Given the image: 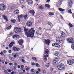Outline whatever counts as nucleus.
<instances>
[{"label": "nucleus", "instance_id": "6", "mask_svg": "<svg viewBox=\"0 0 74 74\" xmlns=\"http://www.w3.org/2000/svg\"><path fill=\"white\" fill-rule=\"evenodd\" d=\"M64 68V65L62 64L58 65V68L59 70H62Z\"/></svg>", "mask_w": 74, "mask_h": 74}, {"label": "nucleus", "instance_id": "1", "mask_svg": "<svg viewBox=\"0 0 74 74\" xmlns=\"http://www.w3.org/2000/svg\"><path fill=\"white\" fill-rule=\"evenodd\" d=\"M34 28H32L28 30L26 29V27H25L24 29V32H25V35L27 37L32 38L34 37L35 30L34 29Z\"/></svg>", "mask_w": 74, "mask_h": 74}, {"label": "nucleus", "instance_id": "64", "mask_svg": "<svg viewBox=\"0 0 74 74\" xmlns=\"http://www.w3.org/2000/svg\"><path fill=\"white\" fill-rule=\"evenodd\" d=\"M5 49H8V47H5Z\"/></svg>", "mask_w": 74, "mask_h": 74}, {"label": "nucleus", "instance_id": "36", "mask_svg": "<svg viewBox=\"0 0 74 74\" xmlns=\"http://www.w3.org/2000/svg\"><path fill=\"white\" fill-rule=\"evenodd\" d=\"M56 63H58V62L57 61H56V60H55L53 61V64H56Z\"/></svg>", "mask_w": 74, "mask_h": 74}, {"label": "nucleus", "instance_id": "47", "mask_svg": "<svg viewBox=\"0 0 74 74\" xmlns=\"http://www.w3.org/2000/svg\"><path fill=\"white\" fill-rule=\"evenodd\" d=\"M18 18V21L19 22H21V18Z\"/></svg>", "mask_w": 74, "mask_h": 74}, {"label": "nucleus", "instance_id": "55", "mask_svg": "<svg viewBox=\"0 0 74 74\" xmlns=\"http://www.w3.org/2000/svg\"><path fill=\"white\" fill-rule=\"evenodd\" d=\"M11 70L10 69H9L8 70V72H9V73H10V72H11Z\"/></svg>", "mask_w": 74, "mask_h": 74}, {"label": "nucleus", "instance_id": "38", "mask_svg": "<svg viewBox=\"0 0 74 74\" xmlns=\"http://www.w3.org/2000/svg\"><path fill=\"white\" fill-rule=\"evenodd\" d=\"M20 51V49L18 48H16V51Z\"/></svg>", "mask_w": 74, "mask_h": 74}, {"label": "nucleus", "instance_id": "51", "mask_svg": "<svg viewBox=\"0 0 74 74\" xmlns=\"http://www.w3.org/2000/svg\"><path fill=\"white\" fill-rule=\"evenodd\" d=\"M9 53H11V50H9Z\"/></svg>", "mask_w": 74, "mask_h": 74}, {"label": "nucleus", "instance_id": "43", "mask_svg": "<svg viewBox=\"0 0 74 74\" xmlns=\"http://www.w3.org/2000/svg\"><path fill=\"white\" fill-rule=\"evenodd\" d=\"M42 73L43 74H45V73H46V72L45 70H43L42 71Z\"/></svg>", "mask_w": 74, "mask_h": 74}, {"label": "nucleus", "instance_id": "23", "mask_svg": "<svg viewBox=\"0 0 74 74\" xmlns=\"http://www.w3.org/2000/svg\"><path fill=\"white\" fill-rule=\"evenodd\" d=\"M58 55H59V52H55L54 54V55L55 56H58Z\"/></svg>", "mask_w": 74, "mask_h": 74}, {"label": "nucleus", "instance_id": "25", "mask_svg": "<svg viewBox=\"0 0 74 74\" xmlns=\"http://www.w3.org/2000/svg\"><path fill=\"white\" fill-rule=\"evenodd\" d=\"M28 14H26L25 15H24L23 16V18L24 19H27V17Z\"/></svg>", "mask_w": 74, "mask_h": 74}, {"label": "nucleus", "instance_id": "19", "mask_svg": "<svg viewBox=\"0 0 74 74\" xmlns=\"http://www.w3.org/2000/svg\"><path fill=\"white\" fill-rule=\"evenodd\" d=\"M58 44V43H53L52 44V47H57L56 45L57 46Z\"/></svg>", "mask_w": 74, "mask_h": 74}, {"label": "nucleus", "instance_id": "49", "mask_svg": "<svg viewBox=\"0 0 74 74\" xmlns=\"http://www.w3.org/2000/svg\"><path fill=\"white\" fill-rule=\"evenodd\" d=\"M44 56L45 58H46H46H48V55L47 54L46 56Z\"/></svg>", "mask_w": 74, "mask_h": 74}, {"label": "nucleus", "instance_id": "56", "mask_svg": "<svg viewBox=\"0 0 74 74\" xmlns=\"http://www.w3.org/2000/svg\"><path fill=\"white\" fill-rule=\"evenodd\" d=\"M44 60H45V61H47V58H44Z\"/></svg>", "mask_w": 74, "mask_h": 74}, {"label": "nucleus", "instance_id": "54", "mask_svg": "<svg viewBox=\"0 0 74 74\" xmlns=\"http://www.w3.org/2000/svg\"><path fill=\"white\" fill-rule=\"evenodd\" d=\"M3 52H4V53H6L7 52V51H6L5 50H4Z\"/></svg>", "mask_w": 74, "mask_h": 74}, {"label": "nucleus", "instance_id": "33", "mask_svg": "<svg viewBox=\"0 0 74 74\" xmlns=\"http://www.w3.org/2000/svg\"><path fill=\"white\" fill-rule=\"evenodd\" d=\"M68 12L69 14H72V12H71V9H70L68 10Z\"/></svg>", "mask_w": 74, "mask_h": 74}, {"label": "nucleus", "instance_id": "13", "mask_svg": "<svg viewBox=\"0 0 74 74\" xmlns=\"http://www.w3.org/2000/svg\"><path fill=\"white\" fill-rule=\"evenodd\" d=\"M14 44H15V42H12L9 45V48H11Z\"/></svg>", "mask_w": 74, "mask_h": 74}, {"label": "nucleus", "instance_id": "17", "mask_svg": "<svg viewBox=\"0 0 74 74\" xmlns=\"http://www.w3.org/2000/svg\"><path fill=\"white\" fill-rule=\"evenodd\" d=\"M3 19L6 20V22H8V18H7V16L3 15Z\"/></svg>", "mask_w": 74, "mask_h": 74}, {"label": "nucleus", "instance_id": "41", "mask_svg": "<svg viewBox=\"0 0 74 74\" xmlns=\"http://www.w3.org/2000/svg\"><path fill=\"white\" fill-rule=\"evenodd\" d=\"M56 61L58 62V61H59V60L58 59V58H56V59H55Z\"/></svg>", "mask_w": 74, "mask_h": 74}, {"label": "nucleus", "instance_id": "22", "mask_svg": "<svg viewBox=\"0 0 74 74\" xmlns=\"http://www.w3.org/2000/svg\"><path fill=\"white\" fill-rule=\"evenodd\" d=\"M45 54H48V53H49V50H48V49H46L45 51Z\"/></svg>", "mask_w": 74, "mask_h": 74}, {"label": "nucleus", "instance_id": "28", "mask_svg": "<svg viewBox=\"0 0 74 74\" xmlns=\"http://www.w3.org/2000/svg\"><path fill=\"white\" fill-rule=\"evenodd\" d=\"M11 27H12V25H10L7 27V29H8V30H10Z\"/></svg>", "mask_w": 74, "mask_h": 74}, {"label": "nucleus", "instance_id": "42", "mask_svg": "<svg viewBox=\"0 0 74 74\" xmlns=\"http://www.w3.org/2000/svg\"><path fill=\"white\" fill-rule=\"evenodd\" d=\"M31 71L32 73H33L34 72V69H32L31 70Z\"/></svg>", "mask_w": 74, "mask_h": 74}, {"label": "nucleus", "instance_id": "29", "mask_svg": "<svg viewBox=\"0 0 74 74\" xmlns=\"http://www.w3.org/2000/svg\"><path fill=\"white\" fill-rule=\"evenodd\" d=\"M68 25H69V26L70 27H73V25L72 24H71V23H69Z\"/></svg>", "mask_w": 74, "mask_h": 74}, {"label": "nucleus", "instance_id": "53", "mask_svg": "<svg viewBox=\"0 0 74 74\" xmlns=\"http://www.w3.org/2000/svg\"><path fill=\"white\" fill-rule=\"evenodd\" d=\"M22 62H23V63H24L25 61V60L23 59L22 60Z\"/></svg>", "mask_w": 74, "mask_h": 74}, {"label": "nucleus", "instance_id": "12", "mask_svg": "<svg viewBox=\"0 0 74 74\" xmlns=\"http://www.w3.org/2000/svg\"><path fill=\"white\" fill-rule=\"evenodd\" d=\"M26 2L28 3V4L29 5H32L33 3L32 0H27Z\"/></svg>", "mask_w": 74, "mask_h": 74}, {"label": "nucleus", "instance_id": "3", "mask_svg": "<svg viewBox=\"0 0 74 74\" xmlns=\"http://www.w3.org/2000/svg\"><path fill=\"white\" fill-rule=\"evenodd\" d=\"M22 29L21 28L15 27L14 29V32L16 34H18L19 33L21 32Z\"/></svg>", "mask_w": 74, "mask_h": 74}, {"label": "nucleus", "instance_id": "8", "mask_svg": "<svg viewBox=\"0 0 74 74\" xmlns=\"http://www.w3.org/2000/svg\"><path fill=\"white\" fill-rule=\"evenodd\" d=\"M73 4V2L71 1H69L68 2V9L71 8L72 7V4Z\"/></svg>", "mask_w": 74, "mask_h": 74}, {"label": "nucleus", "instance_id": "58", "mask_svg": "<svg viewBox=\"0 0 74 74\" xmlns=\"http://www.w3.org/2000/svg\"><path fill=\"white\" fill-rule=\"evenodd\" d=\"M29 70V68L28 67L27 68L26 70H27V71H28V70Z\"/></svg>", "mask_w": 74, "mask_h": 74}, {"label": "nucleus", "instance_id": "24", "mask_svg": "<svg viewBox=\"0 0 74 74\" xmlns=\"http://www.w3.org/2000/svg\"><path fill=\"white\" fill-rule=\"evenodd\" d=\"M49 14L50 15V16H52V15H54L55 14L53 12H49Z\"/></svg>", "mask_w": 74, "mask_h": 74}, {"label": "nucleus", "instance_id": "34", "mask_svg": "<svg viewBox=\"0 0 74 74\" xmlns=\"http://www.w3.org/2000/svg\"><path fill=\"white\" fill-rule=\"evenodd\" d=\"M12 49L13 51H16V47H12Z\"/></svg>", "mask_w": 74, "mask_h": 74}, {"label": "nucleus", "instance_id": "31", "mask_svg": "<svg viewBox=\"0 0 74 74\" xmlns=\"http://www.w3.org/2000/svg\"><path fill=\"white\" fill-rule=\"evenodd\" d=\"M9 59H10V60H12V61H14V58L11 57H10L9 58Z\"/></svg>", "mask_w": 74, "mask_h": 74}, {"label": "nucleus", "instance_id": "14", "mask_svg": "<svg viewBox=\"0 0 74 74\" xmlns=\"http://www.w3.org/2000/svg\"><path fill=\"white\" fill-rule=\"evenodd\" d=\"M26 25L28 27H30L32 25V23L31 21H28Z\"/></svg>", "mask_w": 74, "mask_h": 74}, {"label": "nucleus", "instance_id": "26", "mask_svg": "<svg viewBox=\"0 0 74 74\" xmlns=\"http://www.w3.org/2000/svg\"><path fill=\"white\" fill-rule=\"evenodd\" d=\"M58 4L59 5H61V4H62V0H59L58 2Z\"/></svg>", "mask_w": 74, "mask_h": 74}, {"label": "nucleus", "instance_id": "44", "mask_svg": "<svg viewBox=\"0 0 74 74\" xmlns=\"http://www.w3.org/2000/svg\"><path fill=\"white\" fill-rule=\"evenodd\" d=\"M4 73H5V74H10V73H7V71H4Z\"/></svg>", "mask_w": 74, "mask_h": 74}, {"label": "nucleus", "instance_id": "45", "mask_svg": "<svg viewBox=\"0 0 74 74\" xmlns=\"http://www.w3.org/2000/svg\"><path fill=\"white\" fill-rule=\"evenodd\" d=\"M24 1V0H21L20 1V3H23Z\"/></svg>", "mask_w": 74, "mask_h": 74}, {"label": "nucleus", "instance_id": "2", "mask_svg": "<svg viewBox=\"0 0 74 74\" xmlns=\"http://www.w3.org/2000/svg\"><path fill=\"white\" fill-rule=\"evenodd\" d=\"M66 33L64 32H62L61 33V35L60 37H57L56 38V42L58 44H60L62 42L63 39L65 38Z\"/></svg>", "mask_w": 74, "mask_h": 74}, {"label": "nucleus", "instance_id": "60", "mask_svg": "<svg viewBox=\"0 0 74 74\" xmlns=\"http://www.w3.org/2000/svg\"><path fill=\"white\" fill-rule=\"evenodd\" d=\"M38 71L39 72L41 71V69H38Z\"/></svg>", "mask_w": 74, "mask_h": 74}, {"label": "nucleus", "instance_id": "18", "mask_svg": "<svg viewBox=\"0 0 74 74\" xmlns=\"http://www.w3.org/2000/svg\"><path fill=\"white\" fill-rule=\"evenodd\" d=\"M19 13V11L18 10H16L14 11V14H18Z\"/></svg>", "mask_w": 74, "mask_h": 74}, {"label": "nucleus", "instance_id": "20", "mask_svg": "<svg viewBox=\"0 0 74 74\" xmlns=\"http://www.w3.org/2000/svg\"><path fill=\"white\" fill-rule=\"evenodd\" d=\"M11 23H15V22H16V20L15 19H13V20H10Z\"/></svg>", "mask_w": 74, "mask_h": 74}, {"label": "nucleus", "instance_id": "62", "mask_svg": "<svg viewBox=\"0 0 74 74\" xmlns=\"http://www.w3.org/2000/svg\"><path fill=\"white\" fill-rule=\"evenodd\" d=\"M9 64L10 66H11V65H12V63H9Z\"/></svg>", "mask_w": 74, "mask_h": 74}, {"label": "nucleus", "instance_id": "4", "mask_svg": "<svg viewBox=\"0 0 74 74\" xmlns=\"http://www.w3.org/2000/svg\"><path fill=\"white\" fill-rule=\"evenodd\" d=\"M67 64L69 65H72L74 63V60L73 59H68L67 61Z\"/></svg>", "mask_w": 74, "mask_h": 74}, {"label": "nucleus", "instance_id": "37", "mask_svg": "<svg viewBox=\"0 0 74 74\" xmlns=\"http://www.w3.org/2000/svg\"><path fill=\"white\" fill-rule=\"evenodd\" d=\"M47 25H49L50 26H51L52 23H51V22H48L47 23Z\"/></svg>", "mask_w": 74, "mask_h": 74}, {"label": "nucleus", "instance_id": "11", "mask_svg": "<svg viewBox=\"0 0 74 74\" xmlns=\"http://www.w3.org/2000/svg\"><path fill=\"white\" fill-rule=\"evenodd\" d=\"M18 43L20 45L22 46V44L23 43V40L22 39L18 41Z\"/></svg>", "mask_w": 74, "mask_h": 74}, {"label": "nucleus", "instance_id": "21", "mask_svg": "<svg viewBox=\"0 0 74 74\" xmlns=\"http://www.w3.org/2000/svg\"><path fill=\"white\" fill-rule=\"evenodd\" d=\"M59 10L60 12H63L64 11H65V10L61 8H60L58 9Z\"/></svg>", "mask_w": 74, "mask_h": 74}, {"label": "nucleus", "instance_id": "5", "mask_svg": "<svg viewBox=\"0 0 74 74\" xmlns=\"http://www.w3.org/2000/svg\"><path fill=\"white\" fill-rule=\"evenodd\" d=\"M5 5L3 3L0 4V10L1 11H4L5 10Z\"/></svg>", "mask_w": 74, "mask_h": 74}, {"label": "nucleus", "instance_id": "40", "mask_svg": "<svg viewBox=\"0 0 74 74\" xmlns=\"http://www.w3.org/2000/svg\"><path fill=\"white\" fill-rule=\"evenodd\" d=\"M14 6H12L11 7L10 9L12 10H14Z\"/></svg>", "mask_w": 74, "mask_h": 74}, {"label": "nucleus", "instance_id": "10", "mask_svg": "<svg viewBox=\"0 0 74 74\" xmlns=\"http://www.w3.org/2000/svg\"><path fill=\"white\" fill-rule=\"evenodd\" d=\"M45 42L47 45H49V44L51 43V41L49 39H47V40L45 39Z\"/></svg>", "mask_w": 74, "mask_h": 74}, {"label": "nucleus", "instance_id": "30", "mask_svg": "<svg viewBox=\"0 0 74 74\" xmlns=\"http://www.w3.org/2000/svg\"><path fill=\"white\" fill-rule=\"evenodd\" d=\"M32 59H33L35 62H37V58L36 57H32Z\"/></svg>", "mask_w": 74, "mask_h": 74}, {"label": "nucleus", "instance_id": "9", "mask_svg": "<svg viewBox=\"0 0 74 74\" xmlns=\"http://www.w3.org/2000/svg\"><path fill=\"white\" fill-rule=\"evenodd\" d=\"M28 13L29 14H31L32 16H34V14H35V12L34 10H32L29 9L28 10Z\"/></svg>", "mask_w": 74, "mask_h": 74}, {"label": "nucleus", "instance_id": "63", "mask_svg": "<svg viewBox=\"0 0 74 74\" xmlns=\"http://www.w3.org/2000/svg\"><path fill=\"white\" fill-rule=\"evenodd\" d=\"M14 66H17L18 65V64H16V63H15L14 64Z\"/></svg>", "mask_w": 74, "mask_h": 74}, {"label": "nucleus", "instance_id": "7", "mask_svg": "<svg viewBox=\"0 0 74 74\" xmlns=\"http://www.w3.org/2000/svg\"><path fill=\"white\" fill-rule=\"evenodd\" d=\"M67 41L69 44H73L74 43V39L73 38H68L67 39Z\"/></svg>", "mask_w": 74, "mask_h": 74}, {"label": "nucleus", "instance_id": "52", "mask_svg": "<svg viewBox=\"0 0 74 74\" xmlns=\"http://www.w3.org/2000/svg\"><path fill=\"white\" fill-rule=\"evenodd\" d=\"M42 29V28L41 27H40L38 29L39 30H41Z\"/></svg>", "mask_w": 74, "mask_h": 74}, {"label": "nucleus", "instance_id": "59", "mask_svg": "<svg viewBox=\"0 0 74 74\" xmlns=\"http://www.w3.org/2000/svg\"><path fill=\"white\" fill-rule=\"evenodd\" d=\"M15 73V72L14 71H12L11 72V74H14Z\"/></svg>", "mask_w": 74, "mask_h": 74}, {"label": "nucleus", "instance_id": "27", "mask_svg": "<svg viewBox=\"0 0 74 74\" xmlns=\"http://www.w3.org/2000/svg\"><path fill=\"white\" fill-rule=\"evenodd\" d=\"M45 5L47 8H50V5L47 4H45Z\"/></svg>", "mask_w": 74, "mask_h": 74}, {"label": "nucleus", "instance_id": "61", "mask_svg": "<svg viewBox=\"0 0 74 74\" xmlns=\"http://www.w3.org/2000/svg\"><path fill=\"white\" fill-rule=\"evenodd\" d=\"M20 66L19 65H18V69H20Z\"/></svg>", "mask_w": 74, "mask_h": 74}, {"label": "nucleus", "instance_id": "39", "mask_svg": "<svg viewBox=\"0 0 74 74\" xmlns=\"http://www.w3.org/2000/svg\"><path fill=\"white\" fill-rule=\"evenodd\" d=\"M23 16H22V15H20L19 16H18V18H22Z\"/></svg>", "mask_w": 74, "mask_h": 74}, {"label": "nucleus", "instance_id": "35", "mask_svg": "<svg viewBox=\"0 0 74 74\" xmlns=\"http://www.w3.org/2000/svg\"><path fill=\"white\" fill-rule=\"evenodd\" d=\"M57 46H57V47H56V48H60V46L59 45V44H57Z\"/></svg>", "mask_w": 74, "mask_h": 74}, {"label": "nucleus", "instance_id": "57", "mask_svg": "<svg viewBox=\"0 0 74 74\" xmlns=\"http://www.w3.org/2000/svg\"><path fill=\"white\" fill-rule=\"evenodd\" d=\"M8 63V62H5V64H6V65Z\"/></svg>", "mask_w": 74, "mask_h": 74}, {"label": "nucleus", "instance_id": "46", "mask_svg": "<svg viewBox=\"0 0 74 74\" xmlns=\"http://www.w3.org/2000/svg\"><path fill=\"white\" fill-rule=\"evenodd\" d=\"M35 65L36 66H40V65L38 64L37 63H36Z\"/></svg>", "mask_w": 74, "mask_h": 74}, {"label": "nucleus", "instance_id": "16", "mask_svg": "<svg viewBox=\"0 0 74 74\" xmlns=\"http://www.w3.org/2000/svg\"><path fill=\"white\" fill-rule=\"evenodd\" d=\"M14 53H13L12 54V56H13V57L14 58V59H16L17 56L19 57V55H16V54H15L14 55Z\"/></svg>", "mask_w": 74, "mask_h": 74}, {"label": "nucleus", "instance_id": "48", "mask_svg": "<svg viewBox=\"0 0 74 74\" xmlns=\"http://www.w3.org/2000/svg\"><path fill=\"white\" fill-rule=\"evenodd\" d=\"M32 66H34V65H35V63L34 62L32 63Z\"/></svg>", "mask_w": 74, "mask_h": 74}, {"label": "nucleus", "instance_id": "50", "mask_svg": "<svg viewBox=\"0 0 74 74\" xmlns=\"http://www.w3.org/2000/svg\"><path fill=\"white\" fill-rule=\"evenodd\" d=\"M50 1V0H47L46 3H49Z\"/></svg>", "mask_w": 74, "mask_h": 74}, {"label": "nucleus", "instance_id": "15", "mask_svg": "<svg viewBox=\"0 0 74 74\" xmlns=\"http://www.w3.org/2000/svg\"><path fill=\"white\" fill-rule=\"evenodd\" d=\"M19 37H20L19 35L16 34L13 36V38H14V39H16V38H19Z\"/></svg>", "mask_w": 74, "mask_h": 74}, {"label": "nucleus", "instance_id": "32", "mask_svg": "<svg viewBox=\"0 0 74 74\" xmlns=\"http://www.w3.org/2000/svg\"><path fill=\"white\" fill-rule=\"evenodd\" d=\"M38 8L39 9H40V10H43V9H44V8L42 6H39Z\"/></svg>", "mask_w": 74, "mask_h": 74}]
</instances>
